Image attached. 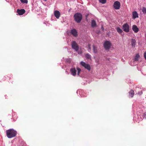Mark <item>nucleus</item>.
<instances>
[{
	"instance_id": "2f4dec72",
	"label": "nucleus",
	"mask_w": 146,
	"mask_h": 146,
	"mask_svg": "<svg viewBox=\"0 0 146 146\" xmlns=\"http://www.w3.org/2000/svg\"><path fill=\"white\" fill-rule=\"evenodd\" d=\"M44 1H47V0H43Z\"/></svg>"
},
{
	"instance_id": "a211bd4d",
	"label": "nucleus",
	"mask_w": 146,
	"mask_h": 146,
	"mask_svg": "<svg viewBox=\"0 0 146 146\" xmlns=\"http://www.w3.org/2000/svg\"><path fill=\"white\" fill-rule=\"evenodd\" d=\"M93 49L94 53H96L97 52V47L94 45L93 46Z\"/></svg>"
},
{
	"instance_id": "c85d7f7f",
	"label": "nucleus",
	"mask_w": 146,
	"mask_h": 146,
	"mask_svg": "<svg viewBox=\"0 0 146 146\" xmlns=\"http://www.w3.org/2000/svg\"><path fill=\"white\" fill-rule=\"evenodd\" d=\"M89 49H90V50H91V48L90 47V46H89Z\"/></svg>"
},
{
	"instance_id": "393cba45",
	"label": "nucleus",
	"mask_w": 146,
	"mask_h": 146,
	"mask_svg": "<svg viewBox=\"0 0 146 146\" xmlns=\"http://www.w3.org/2000/svg\"><path fill=\"white\" fill-rule=\"evenodd\" d=\"M137 93V94H138L140 95H141L142 94L143 92H142V91H141L140 92H138Z\"/></svg>"
},
{
	"instance_id": "f3484780",
	"label": "nucleus",
	"mask_w": 146,
	"mask_h": 146,
	"mask_svg": "<svg viewBox=\"0 0 146 146\" xmlns=\"http://www.w3.org/2000/svg\"><path fill=\"white\" fill-rule=\"evenodd\" d=\"M85 57L88 59H91V56L88 53H87L85 55Z\"/></svg>"
},
{
	"instance_id": "bb28decb",
	"label": "nucleus",
	"mask_w": 146,
	"mask_h": 146,
	"mask_svg": "<svg viewBox=\"0 0 146 146\" xmlns=\"http://www.w3.org/2000/svg\"><path fill=\"white\" fill-rule=\"evenodd\" d=\"M144 56L145 59L146 60V52H144Z\"/></svg>"
},
{
	"instance_id": "20e7f679",
	"label": "nucleus",
	"mask_w": 146,
	"mask_h": 146,
	"mask_svg": "<svg viewBox=\"0 0 146 146\" xmlns=\"http://www.w3.org/2000/svg\"><path fill=\"white\" fill-rule=\"evenodd\" d=\"M72 48L74 49L76 51L79 49V47L75 41H73L72 42Z\"/></svg>"
},
{
	"instance_id": "2eb2a0df",
	"label": "nucleus",
	"mask_w": 146,
	"mask_h": 146,
	"mask_svg": "<svg viewBox=\"0 0 146 146\" xmlns=\"http://www.w3.org/2000/svg\"><path fill=\"white\" fill-rule=\"evenodd\" d=\"M91 26L92 27H94L97 26V25L96 21L93 20L92 21Z\"/></svg>"
},
{
	"instance_id": "1a4fd4ad",
	"label": "nucleus",
	"mask_w": 146,
	"mask_h": 146,
	"mask_svg": "<svg viewBox=\"0 0 146 146\" xmlns=\"http://www.w3.org/2000/svg\"><path fill=\"white\" fill-rule=\"evenodd\" d=\"M132 29L135 33H137L139 31V28L137 27V26L135 25H134L132 26Z\"/></svg>"
},
{
	"instance_id": "cd10ccee",
	"label": "nucleus",
	"mask_w": 146,
	"mask_h": 146,
	"mask_svg": "<svg viewBox=\"0 0 146 146\" xmlns=\"http://www.w3.org/2000/svg\"><path fill=\"white\" fill-rule=\"evenodd\" d=\"M101 29L103 31H104V28L102 26L101 27Z\"/></svg>"
},
{
	"instance_id": "7c9ffc66",
	"label": "nucleus",
	"mask_w": 146,
	"mask_h": 146,
	"mask_svg": "<svg viewBox=\"0 0 146 146\" xmlns=\"http://www.w3.org/2000/svg\"><path fill=\"white\" fill-rule=\"evenodd\" d=\"M6 78V76H5V78L4 77V78L5 79V78Z\"/></svg>"
},
{
	"instance_id": "6e6552de",
	"label": "nucleus",
	"mask_w": 146,
	"mask_h": 146,
	"mask_svg": "<svg viewBox=\"0 0 146 146\" xmlns=\"http://www.w3.org/2000/svg\"><path fill=\"white\" fill-rule=\"evenodd\" d=\"M25 11L24 9H18L17 12L19 15H22L25 13Z\"/></svg>"
},
{
	"instance_id": "9d476101",
	"label": "nucleus",
	"mask_w": 146,
	"mask_h": 146,
	"mask_svg": "<svg viewBox=\"0 0 146 146\" xmlns=\"http://www.w3.org/2000/svg\"><path fill=\"white\" fill-rule=\"evenodd\" d=\"M70 33L74 36L76 37L77 36V32L75 29H73L71 30Z\"/></svg>"
},
{
	"instance_id": "412c9836",
	"label": "nucleus",
	"mask_w": 146,
	"mask_h": 146,
	"mask_svg": "<svg viewBox=\"0 0 146 146\" xmlns=\"http://www.w3.org/2000/svg\"><path fill=\"white\" fill-rule=\"evenodd\" d=\"M100 2L102 3L103 4H105L106 2V0H99Z\"/></svg>"
},
{
	"instance_id": "ddd939ff",
	"label": "nucleus",
	"mask_w": 146,
	"mask_h": 146,
	"mask_svg": "<svg viewBox=\"0 0 146 146\" xmlns=\"http://www.w3.org/2000/svg\"><path fill=\"white\" fill-rule=\"evenodd\" d=\"M70 72L73 76H75L76 74V70L75 68H72L70 69Z\"/></svg>"
},
{
	"instance_id": "dca6fc26",
	"label": "nucleus",
	"mask_w": 146,
	"mask_h": 146,
	"mask_svg": "<svg viewBox=\"0 0 146 146\" xmlns=\"http://www.w3.org/2000/svg\"><path fill=\"white\" fill-rule=\"evenodd\" d=\"M134 94V92L133 90H131L129 92V96L131 98L133 97Z\"/></svg>"
},
{
	"instance_id": "4be33fe9",
	"label": "nucleus",
	"mask_w": 146,
	"mask_h": 146,
	"mask_svg": "<svg viewBox=\"0 0 146 146\" xmlns=\"http://www.w3.org/2000/svg\"><path fill=\"white\" fill-rule=\"evenodd\" d=\"M22 3H28L27 0H20Z\"/></svg>"
},
{
	"instance_id": "6ab92c4d",
	"label": "nucleus",
	"mask_w": 146,
	"mask_h": 146,
	"mask_svg": "<svg viewBox=\"0 0 146 146\" xmlns=\"http://www.w3.org/2000/svg\"><path fill=\"white\" fill-rule=\"evenodd\" d=\"M116 30L117 32L119 33H121L123 32L122 30L119 27L116 28Z\"/></svg>"
},
{
	"instance_id": "0eeeda50",
	"label": "nucleus",
	"mask_w": 146,
	"mask_h": 146,
	"mask_svg": "<svg viewBox=\"0 0 146 146\" xmlns=\"http://www.w3.org/2000/svg\"><path fill=\"white\" fill-rule=\"evenodd\" d=\"M122 28L124 31L127 33L129 31V26L127 23L124 24Z\"/></svg>"
},
{
	"instance_id": "7ed1b4c3",
	"label": "nucleus",
	"mask_w": 146,
	"mask_h": 146,
	"mask_svg": "<svg viewBox=\"0 0 146 146\" xmlns=\"http://www.w3.org/2000/svg\"><path fill=\"white\" fill-rule=\"evenodd\" d=\"M105 49L106 50H109L111 45V42L108 41H106L104 44Z\"/></svg>"
},
{
	"instance_id": "9b49d317",
	"label": "nucleus",
	"mask_w": 146,
	"mask_h": 146,
	"mask_svg": "<svg viewBox=\"0 0 146 146\" xmlns=\"http://www.w3.org/2000/svg\"><path fill=\"white\" fill-rule=\"evenodd\" d=\"M54 15L56 18L58 19L60 16L59 11L57 10L55 11L54 12Z\"/></svg>"
},
{
	"instance_id": "aec40b11",
	"label": "nucleus",
	"mask_w": 146,
	"mask_h": 146,
	"mask_svg": "<svg viewBox=\"0 0 146 146\" xmlns=\"http://www.w3.org/2000/svg\"><path fill=\"white\" fill-rule=\"evenodd\" d=\"M139 57V56L138 54H137L134 58V60L135 61H137L138 60V58Z\"/></svg>"
},
{
	"instance_id": "39448f33",
	"label": "nucleus",
	"mask_w": 146,
	"mask_h": 146,
	"mask_svg": "<svg viewBox=\"0 0 146 146\" xmlns=\"http://www.w3.org/2000/svg\"><path fill=\"white\" fill-rule=\"evenodd\" d=\"M80 64L81 65L88 70L90 71L91 70L90 66L88 64H86L83 61H81Z\"/></svg>"
},
{
	"instance_id": "4468645a",
	"label": "nucleus",
	"mask_w": 146,
	"mask_h": 146,
	"mask_svg": "<svg viewBox=\"0 0 146 146\" xmlns=\"http://www.w3.org/2000/svg\"><path fill=\"white\" fill-rule=\"evenodd\" d=\"M136 43V41L134 39H132L131 40V45L132 46L135 47V44Z\"/></svg>"
},
{
	"instance_id": "b1692460",
	"label": "nucleus",
	"mask_w": 146,
	"mask_h": 146,
	"mask_svg": "<svg viewBox=\"0 0 146 146\" xmlns=\"http://www.w3.org/2000/svg\"><path fill=\"white\" fill-rule=\"evenodd\" d=\"M77 69L78 70L77 74L78 75H79V74L80 73V72L81 71V70L80 68H77Z\"/></svg>"
},
{
	"instance_id": "f8f14e48",
	"label": "nucleus",
	"mask_w": 146,
	"mask_h": 146,
	"mask_svg": "<svg viewBox=\"0 0 146 146\" xmlns=\"http://www.w3.org/2000/svg\"><path fill=\"white\" fill-rule=\"evenodd\" d=\"M133 19H134L138 17V14L136 11H133L132 13Z\"/></svg>"
},
{
	"instance_id": "5701e85b",
	"label": "nucleus",
	"mask_w": 146,
	"mask_h": 146,
	"mask_svg": "<svg viewBox=\"0 0 146 146\" xmlns=\"http://www.w3.org/2000/svg\"><path fill=\"white\" fill-rule=\"evenodd\" d=\"M142 12L144 14L146 13V8L145 7H143L142 9Z\"/></svg>"
},
{
	"instance_id": "f257e3e1",
	"label": "nucleus",
	"mask_w": 146,
	"mask_h": 146,
	"mask_svg": "<svg viewBox=\"0 0 146 146\" xmlns=\"http://www.w3.org/2000/svg\"><path fill=\"white\" fill-rule=\"evenodd\" d=\"M6 132L7 136L9 138H11L15 137L17 134L16 131L12 129L6 131Z\"/></svg>"
},
{
	"instance_id": "423d86ee",
	"label": "nucleus",
	"mask_w": 146,
	"mask_h": 146,
	"mask_svg": "<svg viewBox=\"0 0 146 146\" xmlns=\"http://www.w3.org/2000/svg\"><path fill=\"white\" fill-rule=\"evenodd\" d=\"M113 6L115 9L117 10L119 9L120 6V2L118 1H115L114 3Z\"/></svg>"
},
{
	"instance_id": "a878e982",
	"label": "nucleus",
	"mask_w": 146,
	"mask_h": 146,
	"mask_svg": "<svg viewBox=\"0 0 146 146\" xmlns=\"http://www.w3.org/2000/svg\"><path fill=\"white\" fill-rule=\"evenodd\" d=\"M143 116V118L146 119V112L144 113Z\"/></svg>"
},
{
	"instance_id": "f03ea898",
	"label": "nucleus",
	"mask_w": 146,
	"mask_h": 146,
	"mask_svg": "<svg viewBox=\"0 0 146 146\" xmlns=\"http://www.w3.org/2000/svg\"><path fill=\"white\" fill-rule=\"evenodd\" d=\"M82 17V15L79 13L75 14L74 16V19L77 23H79L81 22Z\"/></svg>"
},
{
	"instance_id": "c756f323",
	"label": "nucleus",
	"mask_w": 146,
	"mask_h": 146,
	"mask_svg": "<svg viewBox=\"0 0 146 146\" xmlns=\"http://www.w3.org/2000/svg\"><path fill=\"white\" fill-rule=\"evenodd\" d=\"M100 33V31H99V32L97 33L98 34H99Z\"/></svg>"
}]
</instances>
